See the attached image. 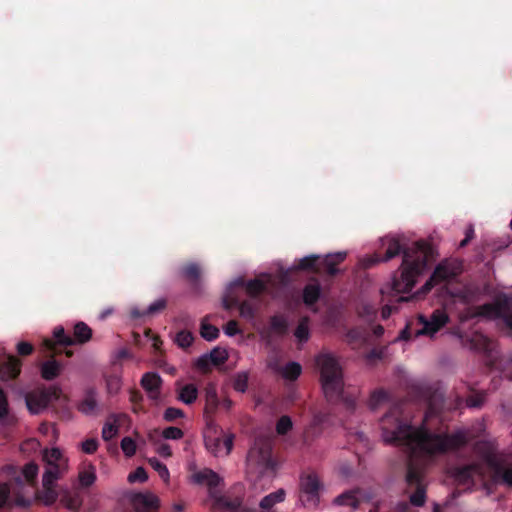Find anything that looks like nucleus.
Returning a JSON list of instances; mask_svg holds the SVG:
<instances>
[{"label": "nucleus", "mask_w": 512, "mask_h": 512, "mask_svg": "<svg viewBox=\"0 0 512 512\" xmlns=\"http://www.w3.org/2000/svg\"><path fill=\"white\" fill-rule=\"evenodd\" d=\"M410 394L426 405L423 422L419 427L412 425L404 415V402L394 404L380 420L382 438L385 443L404 449L409 456L406 472V483L409 488H415L409 496V502H398L394 512H411L410 505L422 507L426 502V486L424 484V469L414 463L413 457L422 455L433 457L444 454L449 450L458 449L469 441L467 434L457 431L451 435L433 433L427 422L437 416L442 407V399L431 388L422 385H412Z\"/></svg>", "instance_id": "obj_1"}, {"label": "nucleus", "mask_w": 512, "mask_h": 512, "mask_svg": "<svg viewBox=\"0 0 512 512\" xmlns=\"http://www.w3.org/2000/svg\"><path fill=\"white\" fill-rule=\"evenodd\" d=\"M402 240L404 238L386 237L384 244L387 245V249L381 260L386 262L400 254L403 255L400 274L394 276L391 287L397 294L409 293L416 283L417 276L422 274L433 260V249L426 241L419 240L407 245Z\"/></svg>", "instance_id": "obj_2"}, {"label": "nucleus", "mask_w": 512, "mask_h": 512, "mask_svg": "<svg viewBox=\"0 0 512 512\" xmlns=\"http://www.w3.org/2000/svg\"><path fill=\"white\" fill-rule=\"evenodd\" d=\"M316 364L320 370V380L327 400H344L343 373L338 360L332 354L322 353L317 356ZM345 401L349 408L355 407L354 399L345 398Z\"/></svg>", "instance_id": "obj_3"}, {"label": "nucleus", "mask_w": 512, "mask_h": 512, "mask_svg": "<svg viewBox=\"0 0 512 512\" xmlns=\"http://www.w3.org/2000/svg\"><path fill=\"white\" fill-rule=\"evenodd\" d=\"M474 451L490 468L495 479L512 487V462L506 455L498 453L496 447L488 441L476 442Z\"/></svg>", "instance_id": "obj_4"}, {"label": "nucleus", "mask_w": 512, "mask_h": 512, "mask_svg": "<svg viewBox=\"0 0 512 512\" xmlns=\"http://www.w3.org/2000/svg\"><path fill=\"white\" fill-rule=\"evenodd\" d=\"M249 469H256L259 474L274 470L272 459V442L266 436L256 437L247 455Z\"/></svg>", "instance_id": "obj_5"}, {"label": "nucleus", "mask_w": 512, "mask_h": 512, "mask_svg": "<svg viewBox=\"0 0 512 512\" xmlns=\"http://www.w3.org/2000/svg\"><path fill=\"white\" fill-rule=\"evenodd\" d=\"M477 314L492 320H502L503 324L512 331V295L498 294L491 303L479 306Z\"/></svg>", "instance_id": "obj_6"}, {"label": "nucleus", "mask_w": 512, "mask_h": 512, "mask_svg": "<svg viewBox=\"0 0 512 512\" xmlns=\"http://www.w3.org/2000/svg\"><path fill=\"white\" fill-rule=\"evenodd\" d=\"M61 393L60 387L56 385L30 391L25 395L27 408L32 414H39L50 403L57 401Z\"/></svg>", "instance_id": "obj_7"}, {"label": "nucleus", "mask_w": 512, "mask_h": 512, "mask_svg": "<svg viewBox=\"0 0 512 512\" xmlns=\"http://www.w3.org/2000/svg\"><path fill=\"white\" fill-rule=\"evenodd\" d=\"M321 482L316 473L302 474L300 477V500L304 506H317Z\"/></svg>", "instance_id": "obj_8"}, {"label": "nucleus", "mask_w": 512, "mask_h": 512, "mask_svg": "<svg viewBox=\"0 0 512 512\" xmlns=\"http://www.w3.org/2000/svg\"><path fill=\"white\" fill-rule=\"evenodd\" d=\"M456 335L464 347L470 350L489 354L493 350V342L484 334L478 331L472 332H461L459 329H455L452 332Z\"/></svg>", "instance_id": "obj_9"}, {"label": "nucleus", "mask_w": 512, "mask_h": 512, "mask_svg": "<svg viewBox=\"0 0 512 512\" xmlns=\"http://www.w3.org/2000/svg\"><path fill=\"white\" fill-rule=\"evenodd\" d=\"M449 322V316L444 310L433 311L429 318L418 316V323L422 326L415 333L416 336L427 335L432 337Z\"/></svg>", "instance_id": "obj_10"}, {"label": "nucleus", "mask_w": 512, "mask_h": 512, "mask_svg": "<svg viewBox=\"0 0 512 512\" xmlns=\"http://www.w3.org/2000/svg\"><path fill=\"white\" fill-rule=\"evenodd\" d=\"M190 479L194 484L207 486L211 497H215V494H217L216 488L223 482V479L219 474L210 468H204L193 472Z\"/></svg>", "instance_id": "obj_11"}, {"label": "nucleus", "mask_w": 512, "mask_h": 512, "mask_svg": "<svg viewBox=\"0 0 512 512\" xmlns=\"http://www.w3.org/2000/svg\"><path fill=\"white\" fill-rule=\"evenodd\" d=\"M57 345L63 347H69L75 345V341L73 338L65 333V329L63 326H57L53 330V339L45 338L42 342V351L43 352H57L60 351L57 349Z\"/></svg>", "instance_id": "obj_12"}, {"label": "nucleus", "mask_w": 512, "mask_h": 512, "mask_svg": "<svg viewBox=\"0 0 512 512\" xmlns=\"http://www.w3.org/2000/svg\"><path fill=\"white\" fill-rule=\"evenodd\" d=\"M223 308L225 310H231L235 307L238 308L239 313L246 319H253L255 317V307L250 301H239V298L235 296L232 289H229L223 297Z\"/></svg>", "instance_id": "obj_13"}, {"label": "nucleus", "mask_w": 512, "mask_h": 512, "mask_svg": "<svg viewBox=\"0 0 512 512\" xmlns=\"http://www.w3.org/2000/svg\"><path fill=\"white\" fill-rule=\"evenodd\" d=\"M459 274V268L458 266L445 261L439 263L436 268L434 269L430 279L426 282V286L431 285L432 281L436 282H444L449 281L457 277Z\"/></svg>", "instance_id": "obj_14"}, {"label": "nucleus", "mask_w": 512, "mask_h": 512, "mask_svg": "<svg viewBox=\"0 0 512 512\" xmlns=\"http://www.w3.org/2000/svg\"><path fill=\"white\" fill-rule=\"evenodd\" d=\"M43 353L49 359L42 362L40 365L41 377L47 381L54 380L61 374V372L63 370V365L59 361L55 360V358H54L55 355L58 354L57 352H43Z\"/></svg>", "instance_id": "obj_15"}, {"label": "nucleus", "mask_w": 512, "mask_h": 512, "mask_svg": "<svg viewBox=\"0 0 512 512\" xmlns=\"http://www.w3.org/2000/svg\"><path fill=\"white\" fill-rule=\"evenodd\" d=\"M162 378L156 372H147L141 378V386L148 393V396L153 401H158L160 398V388L162 385Z\"/></svg>", "instance_id": "obj_16"}, {"label": "nucleus", "mask_w": 512, "mask_h": 512, "mask_svg": "<svg viewBox=\"0 0 512 512\" xmlns=\"http://www.w3.org/2000/svg\"><path fill=\"white\" fill-rule=\"evenodd\" d=\"M133 505L137 512H154L159 507V499L151 493H138L133 498Z\"/></svg>", "instance_id": "obj_17"}, {"label": "nucleus", "mask_w": 512, "mask_h": 512, "mask_svg": "<svg viewBox=\"0 0 512 512\" xmlns=\"http://www.w3.org/2000/svg\"><path fill=\"white\" fill-rule=\"evenodd\" d=\"M346 256V252L326 255L322 260L319 259V270H325L329 276L337 275L339 272L337 266L345 260Z\"/></svg>", "instance_id": "obj_18"}, {"label": "nucleus", "mask_w": 512, "mask_h": 512, "mask_svg": "<svg viewBox=\"0 0 512 512\" xmlns=\"http://www.w3.org/2000/svg\"><path fill=\"white\" fill-rule=\"evenodd\" d=\"M22 362L14 355H9L0 366L2 378L7 380L16 379L21 372Z\"/></svg>", "instance_id": "obj_19"}, {"label": "nucleus", "mask_w": 512, "mask_h": 512, "mask_svg": "<svg viewBox=\"0 0 512 512\" xmlns=\"http://www.w3.org/2000/svg\"><path fill=\"white\" fill-rule=\"evenodd\" d=\"M219 404L220 401L218 399L216 387L210 383L205 388V415H213L216 412Z\"/></svg>", "instance_id": "obj_20"}, {"label": "nucleus", "mask_w": 512, "mask_h": 512, "mask_svg": "<svg viewBox=\"0 0 512 512\" xmlns=\"http://www.w3.org/2000/svg\"><path fill=\"white\" fill-rule=\"evenodd\" d=\"M233 286H245L246 292L252 297L259 296L266 288L264 282L259 279L249 280L246 284L243 280H237L231 284L229 289H232Z\"/></svg>", "instance_id": "obj_21"}, {"label": "nucleus", "mask_w": 512, "mask_h": 512, "mask_svg": "<svg viewBox=\"0 0 512 512\" xmlns=\"http://www.w3.org/2000/svg\"><path fill=\"white\" fill-rule=\"evenodd\" d=\"M213 507L215 509L224 510L226 512H234L241 506V500L239 498L229 499L225 496H218L215 494Z\"/></svg>", "instance_id": "obj_22"}, {"label": "nucleus", "mask_w": 512, "mask_h": 512, "mask_svg": "<svg viewBox=\"0 0 512 512\" xmlns=\"http://www.w3.org/2000/svg\"><path fill=\"white\" fill-rule=\"evenodd\" d=\"M198 397V389L192 384H185L177 391V399L186 405L193 404Z\"/></svg>", "instance_id": "obj_23"}, {"label": "nucleus", "mask_w": 512, "mask_h": 512, "mask_svg": "<svg viewBox=\"0 0 512 512\" xmlns=\"http://www.w3.org/2000/svg\"><path fill=\"white\" fill-rule=\"evenodd\" d=\"M321 286L318 282L308 283L303 288V302L307 306L314 305L320 298Z\"/></svg>", "instance_id": "obj_24"}, {"label": "nucleus", "mask_w": 512, "mask_h": 512, "mask_svg": "<svg viewBox=\"0 0 512 512\" xmlns=\"http://www.w3.org/2000/svg\"><path fill=\"white\" fill-rule=\"evenodd\" d=\"M73 336L75 344H84L92 338V329L80 321L74 325Z\"/></svg>", "instance_id": "obj_25"}, {"label": "nucleus", "mask_w": 512, "mask_h": 512, "mask_svg": "<svg viewBox=\"0 0 512 512\" xmlns=\"http://www.w3.org/2000/svg\"><path fill=\"white\" fill-rule=\"evenodd\" d=\"M358 490H351L337 496L334 503L340 506H351L356 509L360 505V498Z\"/></svg>", "instance_id": "obj_26"}, {"label": "nucleus", "mask_w": 512, "mask_h": 512, "mask_svg": "<svg viewBox=\"0 0 512 512\" xmlns=\"http://www.w3.org/2000/svg\"><path fill=\"white\" fill-rule=\"evenodd\" d=\"M180 271L182 277L192 284H196L201 276V267L195 262L183 265Z\"/></svg>", "instance_id": "obj_27"}, {"label": "nucleus", "mask_w": 512, "mask_h": 512, "mask_svg": "<svg viewBox=\"0 0 512 512\" xmlns=\"http://www.w3.org/2000/svg\"><path fill=\"white\" fill-rule=\"evenodd\" d=\"M97 407L96 392L94 389H89L84 399L80 402L78 409L86 415L93 414Z\"/></svg>", "instance_id": "obj_28"}, {"label": "nucleus", "mask_w": 512, "mask_h": 512, "mask_svg": "<svg viewBox=\"0 0 512 512\" xmlns=\"http://www.w3.org/2000/svg\"><path fill=\"white\" fill-rule=\"evenodd\" d=\"M475 474H480L478 465H464L456 469L455 478L459 482L467 483L473 479Z\"/></svg>", "instance_id": "obj_29"}, {"label": "nucleus", "mask_w": 512, "mask_h": 512, "mask_svg": "<svg viewBox=\"0 0 512 512\" xmlns=\"http://www.w3.org/2000/svg\"><path fill=\"white\" fill-rule=\"evenodd\" d=\"M285 499V491L284 489H278L275 492L270 493L269 495H266L261 501H260V507L263 510H271V508L276 504L284 501Z\"/></svg>", "instance_id": "obj_30"}, {"label": "nucleus", "mask_w": 512, "mask_h": 512, "mask_svg": "<svg viewBox=\"0 0 512 512\" xmlns=\"http://www.w3.org/2000/svg\"><path fill=\"white\" fill-rule=\"evenodd\" d=\"M165 307H166V300L158 299L155 302H153L152 304H150L146 310H144L142 312H140L138 310H133L131 312V314L135 318L142 317L145 315H154V314L159 313L162 310H164Z\"/></svg>", "instance_id": "obj_31"}, {"label": "nucleus", "mask_w": 512, "mask_h": 512, "mask_svg": "<svg viewBox=\"0 0 512 512\" xmlns=\"http://www.w3.org/2000/svg\"><path fill=\"white\" fill-rule=\"evenodd\" d=\"M319 259L317 255L306 256L299 260L296 268L303 271H319Z\"/></svg>", "instance_id": "obj_32"}, {"label": "nucleus", "mask_w": 512, "mask_h": 512, "mask_svg": "<svg viewBox=\"0 0 512 512\" xmlns=\"http://www.w3.org/2000/svg\"><path fill=\"white\" fill-rule=\"evenodd\" d=\"M302 367L297 362H289L281 371V375L284 379L289 381H295L301 375Z\"/></svg>", "instance_id": "obj_33"}, {"label": "nucleus", "mask_w": 512, "mask_h": 512, "mask_svg": "<svg viewBox=\"0 0 512 512\" xmlns=\"http://www.w3.org/2000/svg\"><path fill=\"white\" fill-rule=\"evenodd\" d=\"M294 335L299 342H306L309 339V318L307 316L299 320Z\"/></svg>", "instance_id": "obj_34"}, {"label": "nucleus", "mask_w": 512, "mask_h": 512, "mask_svg": "<svg viewBox=\"0 0 512 512\" xmlns=\"http://www.w3.org/2000/svg\"><path fill=\"white\" fill-rule=\"evenodd\" d=\"M389 400V394L386 390L379 388L371 393L369 399V406L372 410H375L380 404Z\"/></svg>", "instance_id": "obj_35"}, {"label": "nucleus", "mask_w": 512, "mask_h": 512, "mask_svg": "<svg viewBox=\"0 0 512 512\" xmlns=\"http://www.w3.org/2000/svg\"><path fill=\"white\" fill-rule=\"evenodd\" d=\"M200 334L205 340L213 341L218 338L219 329L216 326L207 323L205 320H202Z\"/></svg>", "instance_id": "obj_36"}, {"label": "nucleus", "mask_w": 512, "mask_h": 512, "mask_svg": "<svg viewBox=\"0 0 512 512\" xmlns=\"http://www.w3.org/2000/svg\"><path fill=\"white\" fill-rule=\"evenodd\" d=\"M60 468L59 465L49 466L43 474L42 484L43 487H54V482L59 478Z\"/></svg>", "instance_id": "obj_37"}, {"label": "nucleus", "mask_w": 512, "mask_h": 512, "mask_svg": "<svg viewBox=\"0 0 512 512\" xmlns=\"http://www.w3.org/2000/svg\"><path fill=\"white\" fill-rule=\"evenodd\" d=\"M271 329L278 334H285L288 329V322L284 316L274 315L270 318Z\"/></svg>", "instance_id": "obj_38"}, {"label": "nucleus", "mask_w": 512, "mask_h": 512, "mask_svg": "<svg viewBox=\"0 0 512 512\" xmlns=\"http://www.w3.org/2000/svg\"><path fill=\"white\" fill-rule=\"evenodd\" d=\"M207 355L215 366L224 364L228 359L227 351L220 347L213 348Z\"/></svg>", "instance_id": "obj_39"}, {"label": "nucleus", "mask_w": 512, "mask_h": 512, "mask_svg": "<svg viewBox=\"0 0 512 512\" xmlns=\"http://www.w3.org/2000/svg\"><path fill=\"white\" fill-rule=\"evenodd\" d=\"M193 340H194L193 334L187 330L179 331L175 337L176 344L183 349L190 347Z\"/></svg>", "instance_id": "obj_40"}, {"label": "nucleus", "mask_w": 512, "mask_h": 512, "mask_svg": "<svg viewBox=\"0 0 512 512\" xmlns=\"http://www.w3.org/2000/svg\"><path fill=\"white\" fill-rule=\"evenodd\" d=\"M22 474L27 483L33 484L38 474V465L33 462L27 463L23 467Z\"/></svg>", "instance_id": "obj_41"}, {"label": "nucleus", "mask_w": 512, "mask_h": 512, "mask_svg": "<svg viewBox=\"0 0 512 512\" xmlns=\"http://www.w3.org/2000/svg\"><path fill=\"white\" fill-rule=\"evenodd\" d=\"M292 420L289 416H281L276 423V432L279 435H285L292 429Z\"/></svg>", "instance_id": "obj_42"}, {"label": "nucleus", "mask_w": 512, "mask_h": 512, "mask_svg": "<svg viewBox=\"0 0 512 512\" xmlns=\"http://www.w3.org/2000/svg\"><path fill=\"white\" fill-rule=\"evenodd\" d=\"M485 393L476 392L466 398V405L469 408H480L485 402Z\"/></svg>", "instance_id": "obj_43"}, {"label": "nucleus", "mask_w": 512, "mask_h": 512, "mask_svg": "<svg viewBox=\"0 0 512 512\" xmlns=\"http://www.w3.org/2000/svg\"><path fill=\"white\" fill-rule=\"evenodd\" d=\"M149 464L155 471L158 472L159 476L164 481H167L169 479V471L164 463H162L161 461L154 457L149 459Z\"/></svg>", "instance_id": "obj_44"}, {"label": "nucleus", "mask_w": 512, "mask_h": 512, "mask_svg": "<svg viewBox=\"0 0 512 512\" xmlns=\"http://www.w3.org/2000/svg\"><path fill=\"white\" fill-rule=\"evenodd\" d=\"M61 502L66 508L73 512H77L81 507V500L78 496L65 495L62 497Z\"/></svg>", "instance_id": "obj_45"}, {"label": "nucleus", "mask_w": 512, "mask_h": 512, "mask_svg": "<svg viewBox=\"0 0 512 512\" xmlns=\"http://www.w3.org/2000/svg\"><path fill=\"white\" fill-rule=\"evenodd\" d=\"M96 480V474L93 470H84L79 473V482L83 488L90 487Z\"/></svg>", "instance_id": "obj_46"}, {"label": "nucleus", "mask_w": 512, "mask_h": 512, "mask_svg": "<svg viewBox=\"0 0 512 512\" xmlns=\"http://www.w3.org/2000/svg\"><path fill=\"white\" fill-rule=\"evenodd\" d=\"M44 459L49 466L54 467L62 460V453L58 448H53L44 454Z\"/></svg>", "instance_id": "obj_47"}, {"label": "nucleus", "mask_w": 512, "mask_h": 512, "mask_svg": "<svg viewBox=\"0 0 512 512\" xmlns=\"http://www.w3.org/2000/svg\"><path fill=\"white\" fill-rule=\"evenodd\" d=\"M184 416V411L176 407H168L163 414V418L167 422H173L178 418H183Z\"/></svg>", "instance_id": "obj_48"}, {"label": "nucleus", "mask_w": 512, "mask_h": 512, "mask_svg": "<svg viewBox=\"0 0 512 512\" xmlns=\"http://www.w3.org/2000/svg\"><path fill=\"white\" fill-rule=\"evenodd\" d=\"M233 388L244 393L248 388V376L245 373L238 374L233 381Z\"/></svg>", "instance_id": "obj_49"}, {"label": "nucleus", "mask_w": 512, "mask_h": 512, "mask_svg": "<svg viewBox=\"0 0 512 512\" xmlns=\"http://www.w3.org/2000/svg\"><path fill=\"white\" fill-rule=\"evenodd\" d=\"M118 433V426L116 425L115 421L113 423L106 422L102 429V438L105 441L111 440L113 437H115Z\"/></svg>", "instance_id": "obj_50"}, {"label": "nucleus", "mask_w": 512, "mask_h": 512, "mask_svg": "<svg viewBox=\"0 0 512 512\" xmlns=\"http://www.w3.org/2000/svg\"><path fill=\"white\" fill-rule=\"evenodd\" d=\"M121 449L126 456L131 457L136 452V443L132 438L124 437L121 440Z\"/></svg>", "instance_id": "obj_51"}, {"label": "nucleus", "mask_w": 512, "mask_h": 512, "mask_svg": "<svg viewBox=\"0 0 512 512\" xmlns=\"http://www.w3.org/2000/svg\"><path fill=\"white\" fill-rule=\"evenodd\" d=\"M147 479H148V475L143 467L136 468L128 476V481L131 483H134V482L142 483V482H145Z\"/></svg>", "instance_id": "obj_52"}, {"label": "nucleus", "mask_w": 512, "mask_h": 512, "mask_svg": "<svg viewBox=\"0 0 512 512\" xmlns=\"http://www.w3.org/2000/svg\"><path fill=\"white\" fill-rule=\"evenodd\" d=\"M212 365L213 363L207 354L200 356L195 363L196 368L202 371L203 373L210 372Z\"/></svg>", "instance_id": "obj_53"}, {"label": "nucleus", "mask_w": 512, "mask_h": 512, "mask_svg": "<svg viewBox=\"0 0 512 512\" xmlns=\"http://www.w3.org/2000/svg\"><path fill=\"white\" fill-rule=\"evenodd\" d=\"M183 435V431L180 428L174 426L167 427L162 432V436L165 439L178 440L181 439Z\"/></svg>", "instance_id": "obj_54"}, {"label": "nucleus", "mask_w": 512, "mask_h": 512, "mask_svg": "<svg viewBox=\"0 0 512 512\" xmlns=\"http://www.w3.org/2000/svg\"><path fill=\"white\" fill-rule=\"evenodd\" d=\"M106 385L110 394H116L121 387L120 378L116 375H111L106 379Z\"/></svg>", "instance_id": "obj_55"}, {"label": "nucleus", "mask_w": 512, "mask_h": 512, "mask_svg": "<svg viewBox=\"0 0 512 512\" xmlns=\"http://www.w3.org/2000/svg\"><path fill=\"white\" fill-rule=\"evenodd\" d=\"M11 488L8 483H0V508L6 506L10 500Z\"/></svg>", "instance_id": "obj_56"}, {"label": "nucleus", "mask_w": 512, "mask_h": 512, "mask_svg": "<svg viewBox=\"0 0 512 512\" xmlns=\"http://www.w3.org/2000/svg\"><path fill=\"white\" fill-rule=\"evenodd\" d=\"M8 400L6 393L0 388V420H4L8 415Z\"/></svg>", "instance_id": "obj_57"}, {"label": "nucleus", "mask_w": 512, "mask_h": 512, "mask_svg": "<svg viewBox=\"0 0 512 512\" xmlns=\"http://www.w3.org/2000/svg\"><path fill=\"white\" fill-rule=\"evenodd\" d=\"M33 351L34 347L29 342L21 341L17 344V352L21 356H28L32 354Z\"/></svg>", "instance_id": "obj_58"}, {"label": "nucleus", "mask_w": 512, "mask_h": 512, "mask_svg": "<svg viewBox=\"0 0 512 512\" xmlns=\"http://www.w3.org/2000/svg\"><path fill=\"white\" fill-rule=\"evenodd\" d=\"M98 448V442L95 439H87L82 443V450L87 454H93Z\"/></svg>", "instance_id": "obj_59"}, {"label": "nucleus", "mask_w": 512, "mask_h": 512, "mask_svg": "<svg viewBox=\"0 0 512 512\" xmlns=\"http://www.w3.org/2000/svg\"><path fill=\"white\" fill-rule=\"evenodd\" d=\"M224 332L228 336H234L240 332L238 328V323L236 320H230L224 326Z\"/></svg>", "instance_id": "obj_60"}, {"label": "nucleus", "mask_w": 512, "mask_h": 512, "mask_svg": "<svg viewBox=\"0 0 512 512\" xmlns=\"http://www.w3.org/2000/svg\"><path fill=\"white\" fill-rule=\"evenodd\" d=\"M45 490V499L44 502L47 505L53 504L57 499V493L54 489V487H43Z\"/></svg>", "instance_id": "obj_61"}, {"label": "nucleus", "mask_w": 512, "mask_h": 512, "mask_svg": "<svg viewBox=\"0 0 512 512\" xmlns=\"http://www.w3.org/2000/svg\"><path fill=\"white\" fill-rule=\"evenodd\" d=\"M383 354H384L383 349L374 348L371 351H369V353L367 354V359L369 361L380 360V359H382Z\"/></svg>", "instance_id": "obj_62"}, {"label": "nucleus", "mask_w": 512, "mask_h": 512, "mask_svg": "<svg viewBox=\"0 0 512 512\" xmlns=\"http://www.w3.org/2000/svg\"><path fill=\"white\" fill-rule=\"evenodd\" d=\"M157 452L162 457H170L172 455L171 447L168 444L159 445Z\"/></svg>", "instance_id": "obj_63"}, {"label": "nucleus", "mask_w": 512, "mask_h": 512, "mask_svg": "<svg viewBox=\"0 0 512 512\" xmlns=\"http://www.w3.org/2000/svg\"><path fill=\"white\" fill-rule=\"evenodd\" d=\"M143 400V395L138 390H131L130 391V401L134 404H140Z\"/></svg>", "instance_id": "obj_64"}]
</instances>
